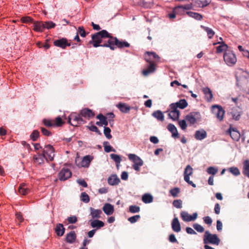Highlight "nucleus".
Listing matches in <instances>:
<instances>
[{
	"label": "nucleus",
	"instance_id": "nucleus-7",
	"mask_svg": "<svg viewBox=\"0 0 249 249\" xmlns=\"http://www.w3.org/2000/svg\"><path fill=\"white\" fill-rule=\"evenodd\" d=\"M55 150L52 145L48 144L45 146L42 153L45 155L47 160L53 161V160Z\"/></svg>",
	"mask_w": 249,
	"mask_h": 249
},
{
	"label": "nucleus",
	"instance_id": "nucleus-20",
	"mask_svg": "<svg viewBox=\"0 0 249 249\" xmlns=\"http://www.w3.org/2000/svg\"><path fill=\"white\" fill-rule=\"evenodd\" d=\"M227 133L230 135L233 140L235 141L239 140L240 134L236 128L230 127L227 131Z\"/></svg>",
	"mask_w": 249,
	"mask_h": 249
},
{
	"label": "nucleus",
	"instance_id": "nucleus-34",
	"mask_svg": "<svg viewBox=\"0 0 249 249\" xmlns=\"http://www.w3.org/2000/svg\"><path fill=\"white\" fill-rule=\"evenodd\" d=\"M90 215L93 219L99 218L101 214L102 213V212L101 210L95 209L93 208H90Z\"/></svg>",
	"mask_w": 249,
	"mask_h": 249
},
{
	"label": "nucleus",
	"instance_id": "nucleus-46",
	"mask_svg": "<svg viewBox=\"0 0 249 249\" xmlns=\"http://www.w3.org/2000/svg\"><path fill=\"white\" fill-rule=\"evenodd\" d=\"M178 107L184 109L188 106V103L185 99H181L178 102L175 103Z\"/></svg>",
	"mask_w": 249,
	"mask_h": 249
},
{
	"label": "nucleus",
	"instance_id": "nucleus-41",
	"mask_svg": "<svg viewBox=\"0 0 249 249\" xmlns=\"http://www.w3.org/2000/svg\"><path fill=\"white\" fill-rule=\"evenodd\" d=\"M187 14L189 17L194 18L196 20H200L202 18V16L198 13L189 11L187 12Z\"/></svg>",
	"mask_w": 249,
	"mask_h": 249
},
{
	"label": "nucleus",
	"instance_id": "nucleus-25",
	"mask_svg": "<svg viewBox=\"0 0 249 249\" xmlns=\"http://www.w3.org/2000/svg\"><path fill=\"white\" fill-rule=\"evenodd\" d=\"M107 182L110 185H116L120 182V179L116 175H113L108 178Z\"/></svg>",
	"mask_w": 249,
	"mask_h": 249
},
{
	"label": "nucleus",
	"instance_id": "nucleus-64",
	"mask_svg": "<svg viewBox=\"0 0 249 249\" xmlns=\"http://www.w3.org/2000/svg\"><path fill=\"white\" fill-rule=\"evenodd\" d=\"M40 129L43 135L45 136H50L52 135V133L49 130L43 127H41Z\"/></svg>",
	"mask_w": 249,
	"mask_h": 249
},
{
	"label": "nucleus",
	"instance_id": "nucleus-29",
	"mask_svg": "<svg viewBox=\"0 0 249 249\" xmlns=\"http://www.w3.org/2000/svg\"><path fill=\"white\" fill-rule=\"evenodd\" d=\"M144 17L146 21L149 22L150 23L152 22L157 18L155 16V14L151 11H148L147 13H145Z\"/></svg>",
	"mask_w": 249,
	"mask_h": 249
},
{
	"label": "nucleus",
	"instance_id": "nucleus-31",
	"mask_svg": "<svg viewBox=\"0 0 249 249\" xmlns=\"http://www.w3.org/2000/svg\"><path fill=\"white\" fill-rule=\"evenodd\" d=\"M65 229L62 224H57L55 229V231L58 236H62L64 234Z\"/></svg>",
	"mask_w": 249,
	"mask_h": 249
},
{
	"label": "nucleus",
	"instance_id": "nucleus-1",
	"mask_svg": "<svg viewBox=\"0 0 249 249\" xmlns=\"http://www.w3.org/2000/svg\"><path fill=\"white\" fill-rule=\"evenodd\" d=\"M93 47L99 46L109 47L111 50H114L116 45L119 48L124 47L128 48L130 44L126 41L119 40L116 37L111 36L108 32H97L92 35V40L89 41Z\"/></svg>",
	"mask_w": 249,
	"mask_h": 249
},
{
	"label": "nucleus",
	"instance_id": "nucleus-35",
	"mask_svg": "<svg viewBox=\"0 0 249 249\" xmlns=\"http://www.w3.org/2000/svg\"><path fill=\"white\" fill-rule=\"evenodd\" d=\"M46 157L42 153L38 154L37 155H35L33 157V160L34 161L38 164H42L44 161V159H46Z\"/></svg>",
	"mask_w": 249,
	"mask_h": 249
},
{
	"label": "nucleus",
	"instance_id": "nucleus-45",
	"mask_svg": "<svg viewBox=\"0 0 249 249\" xmlns=\"http://www.w3.org/2000/svg\"><path fill=\"white\" fill-rule=\"evenodd\" d=\"M53 125L54 127H59L62 126L64 122L62 120L60 116L57 117L54 120H53Z\"/></svg>",
	"mask_w": 249,
	"mask_h": 249
},
{
	"label": "nucleus",
	"instance_id": "nucleus-52",
	"mask_svg": "<svg viewBox=\"0 0 249 249\" xmlns=\"http://www.w3.org/2000/svg\"><path fill=\"white\" fill-rule=\"evenodd\" d=\"M140 211V207L136 205H131L129 207V212L131 213H139Z\"/></svg>",
	"mask_w": 249,
	"mask_h": 249
},
{
	"label": "nucleus",
	"instance_id": "nucleus-60",
	"mask_svg": "<svg viewBox=\"0 0 249 249\" xmlns=\"http://www.w3.org/2000/svg\"><path fill=\"white\" fill-rule=\"evenodd\" d=\"M230 172L234 176H238L240 175V172L237 167H231L229 168Z\"/></svg>",
	"mask_w": 249,
	"mask_h": 249
},
{
	"label": "nucleus",
	"instance_id": "nucleus-50",
	"mask_svg": "<svg viewBox=\"0 0 249 249\" xmlns=\"http://www.w3.org/2000/svg\"><path fill=\"white\" fill-rule=\"evenodd\" d=\"M42 122L44 125L46 127H54L53 125V122L52 120L44 119L42 121Z\"/></svg>",
	"mask_w": 249,
	"mask_h": 249
},
{
	"label": "nucleus",
	"instance_id": "nucleus-33",
	"mask_svg": "<svg viewBox=\"0 0 249 249\" xmlns=\"http://www.w3.org/2000/svg\"><path fill=\"white\" fill-rule=\"evenodd\" d=\"M203 93L205 95V98L207 101H210L213 97V95L212 94V92L210 88L206 87L205 88H203L202 89Z\"/></svg>",
	"mask_w": 249,
	"mask_h": 249
},
{
	"label": "nucleus",
	"instance_id": "nucleus-26",
	"mask_svg": "<svg viewBox=\"0 0 249 249\" xmlns=\"http://www.w3.org/2000/svg\"><path fill=\"white\" fill-rule=\"evenodd\" d=\"M167 129L172 133V136L173 138H175L179 137L178 130L175 125L172 124H169L167 125Z\"/></svg>",
	"mask_w": 249,
	"mask_h": 249
},
{
	"label": "nucleus",
	"instance_id": "nucleus-22",
	"mask_svg": "<svg viewBox=\"0 0 249 249\" xmlns=\"http://www.w3.org/2000/svg\"><path fill=\"white\" fill-rule=\"evenodd\" d=\"M207 136V132L204 129H201L196 131L195 138L197 140H202Z\"/></svg>",
	"mask_w": 249,
	"mask_h": 249
},
{
	"label": "nucleus",
	"instance_id": "nucleus-57",
	"mask_svg": "<svg viewBox=\"0 0 249 249\" xmlns=\"http://www.w3.org/2000/svg\"><path fill=\"white\" fill-rule=\"evenodd\" d=\"M207 172L209 174L214 175L217 172L218 169L214 167H209L207 169Z\"/></svg>",
	"mask_w": 249,
	"mask_h": 249
},
{
	"label": "nucleus",
	"instance_id": "nucleus-19",
	"mask_svg": "<svg viewBox=\"0 0 249 249\" xmlns=\"http://www.w3.org/2000/svg\"><path fill=\"white\" fill-rule=\"evenodd\" d=\"M219 40L221 41V42L219 41L217 43H213V45H215L217 44H219V45L216 47V53H221L224 51V52H226V51L229 50L228 49V45L225 44L224 42H223V39L222 37L219 38Z\"/></svg>",
	"mask_w": 249,
	"mask_h": 249
},
{
	"label": "nucleus",
	"instance_id": "nucleus-62",
	"mask_svg": "<svg viewBox=\"0 0 249 249\" xmlns=\"http://www.w3.org/2000/svg\"><path fill=\"white\" fill-rule=\"evenodd\" d=\"M140 218V215H135L134 216L130 217L128 218V220L131 223H134L136 222H137L139 219Z\"/></svg>",
	"mask_w": 249,
	"mask_h": 249
},
{
	"label": "nucleus",
	"instance_id": "nucleus-61",
	"mask_svg": "<svg viewBox=\"0 0 249 249\" xmlns=\"http://www.w3.org/2000/svg\"><path fill=\"white\" fill-rule=\"evenodd\" d=\"M178 124L181 129L185 130L186 129L187 125L185 120H182L178 121Z\"/></svg>",
	"mask_w": 249,
	"mask_h": 249
},
{
	"label": "nucleus",
	"instance_id": "nucleus-16",
	"mask_svg": "<svg viewBox=\"0 0 249 249\" xmlns=\"http://www.w3.org/2000/svg\"><path fill=\"white\" fill-rule=\"evenodd\" d=\"M190 8V6L189 5H185L184 6H178L175 7L173 10L171 12L168 14V17L171 20H173L176 17V13L179 11L180 10H184V9H189Z\"/></svg>",
	"mask_w": 249,
	"mask_h": 249
},
{
	"label": "nucleus",
	"instance_id": "nucleus-8",
	"mask_svg": "<svg viewBox=\"0 0 249 249\" xmlns=\"http://www.w3.org/2000/svg\"><path fill=\"white\" fill-rule=\"evenodd\" d=\"M193 169L190 165L186 166L184 172V179L189 185L192 187H196V185L192 181L190 180V176L192 175Z\"/></svg>",
	"mask_w": 249,
	"mask_h": 249
},
{
	"label": "nucleus",
	"instance_id": "nucleus-5",
	"mask_svg": "<svg viewBox=\"0 0 249 249\" xmlns=\"http://www.w3.org/2000/svg\"><path fill=\"white\" fill-rule=\"evenodd\" d=\"M203 241L204 244H212L218 245L220 243V239L216 234H213L207 231L204 235Z\"/></svg>",
	"mask_w": 249,
	"mask_h": 249
},
{
	"label": "nucleus",
	"instance_id": "nucleus-58",
	"mask_svg": "<svg viewBox=\"0 0 249 249\" xmlns=\"http://www.w3.org/2000/svg\"><path fill=\"white\" fill-rule=\"evenodd\" d=\"M193 228L199 232H203L204 231V228L200 225L197 223H195L193 225Z\"/></svg>",
	"mask_w": 249,
	"mask_h": 249
},
{
	"label": "nucleus",
	"instance_id": "nucleus-30",
	"mask_svg": "<svg viewBox=\"0 0 249 249\" xmlns=\"http://www.w3.org/2000/svg\"><path fill=\"white\" fill-rule=\"evenodd\" d=\"M116 107L123 113H128L131 109V107L125 103H119Z\"/></svg>",
	"mask_w": 249,
	"mask_h": 249
},
{
	"label": "nucleus",
	"instance_id": "nucleus-40",
	"mask_svg": "<svg viewBox=\"0 0 249 249\" xmlns=\"http://www.w3.org/2000/svg\"><path fill=\"white\" fill-rule=\"evenodd\" d=\"M243 173L249 178V160H246L243 163Z\"/></svg>",
	"mask_w": 249,
	"mask_h": 249
},
{
	"label": "nucleus",
	"instance_id": "nucleus-9",
	"mask_svg": "<svg viewBox=\"0 0 249 249\" xmlns=\"http://www.w3.org/2000/svg\"><path fill=\"white\" fill-rule=\"evenodd\" d=\"M144 58L145 61L148 63H154L155 64L156 62L160 61V57L154 52H147L145 53Z\"/></svg>",
	"mask_w": 249,
	"mask_h": 249
},
{
	"label": "nucleus",
	"instance_id": "nucleus-37",
	"mask_svg": "<svg viewBox=\"0 0 249 249\" xmlns=\"http://www.w3.org/2000/svg\"><path fill=\"white\" fill-rule=\"evenodd\" d=\"M104 223L99 220H94L91 221L90 225L92 228H96L97 229H100L104 227Z\"/></svg>",
	"mask_w": 249,
	"mask_h": 249
},
{
	"label": "nucleus",
	"instance_id": "nucleus-12",
	"mask_svg": "<svg viewBox=\"0 0 249 249\" xmlns=\"http://www.w3.org/2000/svg\"><path fill=\"white\" fill-rule=\"evenodd\" d=\"M229 113L231 116L233 120L238 121L241 118L242 111L241 108L239 107H235L230 109Z\"/></svg>",
	"mask_w": 249,
	"mask_h": 249
},
{
	"label": "nucleus",
	"instance_id": "nucleus-24",
	"mask_svg": "<svg viewBox=\"0 0 249 249\" xmlns=\"http://www.w3.org/2000/svg\"><path fill=\"white\" fill-rule=\"evenodd\" d=\"M18 192L22 195H26L30 192V189L25 183H21L18 188Z\"/></svg>",
	"mask_w": 249,
	"mask_h": 249
},
{
	"label": "nucleus",
	"instance_id": "nucleus-13",
	"mask_svg": "<svg viewBox=\"0 0 249 249\" xmlns=\"http://www.w3.org/2000/svg\"><path fill=\"white\" fill-rule=\"evenodd\" d=\"M53 44L55 46L61 48L63 49H65L67 46H71V43L66 38H61L55 39L53 41Z\"/></svg>",
	"mask_w": 249,
	"mask_h": 249
},
{
	"label": "nucleus",
	"instance_id": "nucleus-4",
	"mask_svg": "<svg viewBox=\"0 0 249 249\" xmlns=\"http://www.w3.org/2000/svg\"><path fill=\"white\" fill-rule=\"evenodd\" d=\"M55 25V24L51 21H37L33 24L35 31H39L44 29L50 30L53 28Z\"/></svg>",
	"mask_w": 249,
	"mask_h": 249
},
{
	"label": "nucleus",
	"instance_id": "nucleus-18",
	"mask_svg": "<svg viewBox=\"0 0 249 249\" xmlns=\"http://www.w3.org/2000/svg\"><path fill=\"white\" fill-rule=\"evenodd\" d=\"M79 114L82 118L84 117L89 119L94 116L95 113L93 111L88 108H85L80 110Z\"/></svg>",
	"mask_w": 249,
	"mask_h": 249
},
{
	"label": "nucleus",
	"instance_id": "nucleus-44",
	"mask_svg": "<svg viewBox=\"0 0 249 249\" xmlns=\"http://www.w3.org/2000/svg\"><path fill=\"white\" fill-rule=\"evenodd\" d=\"M142 201L145 203H149L153 201V197L150 194H145L142 198Z\"/></svg>",
	"mask_w": 249,
	"mask_h": 249
},
{
	"label": "nucleus",
	"instance_id": "nucleus-2",
	"mask_svg": "<svg viewBox=\"0 0 249 249\" xmlns=\"http://www.w3.org/2000/svg\"><path fill=\"white\" fill-rule=\"evenodd\" d=\"M68 122L73 126H78L80 124H85L86 121L84 120L79 113H71L68 117Z\"/></svg>",
	"mask_w": 249,
	"mask_h": 249
},
{
	"label": "nucleus",
	"instance_id": "nucleus-10",
	"mask_svg": "<svg viewBox=\"0 0 249 249\" xmlns=\"http://www.w3.org/2000/svg\"><path fill=\"white\" fill-rule=\"evenodd\" d=\"M201 118V115L199 112H192L186 116V120L191 125L195 124L197 121Z\"/></svg>",
	"mask_w": 249,
	"mask_h": 249
},
{
	"label": "nucleus",
	"instance_id": "nucleus-28",
	"mask_svg": "<svg viewBox=\"0 0 249 249\" xmlns=\"http://www.w3.org/2000/svg\"><path fill=\"white\" fill-rule=\"evenodd\" d=\"M103 210L106 214L111 215L113 213L114 208L110 204L106 203L104 205Z\"/></svg>",
	"mask_w": 249,
	"mask_h": 249
},
{
	"label": "nucleus",
	"instance_id": "nucleus-54",
	"mask_svg": "<svg viewBox=\"0 0 249 249\" xmlns=\"http://www.w3.org/2000/svg\"><path fill=\"white\" fill-rule=\"evenodd\" d=\"M169 193L174 197H176L180 193V189L178 187H175L169 191Z\"/></svg>",
	"mask_w": 249,
	"mask_h": 249
},
{
	"label": "nucleus",
	"instance_id": "nucleus-49",
	"mask_svg": "<svg viewBox=\"0 0 249 249\" xmlns=\"http://www.w3.org/2000/svg\"><path fill=\"white\" fill-rule=\"evenodd\" d=\"M81 200L85 203L89 202L90 199L89 195L86 192H83L80 196Z\"/></svg>",
	"mask_w": 249,
	"mask_h": 249
},
{
	"label": "nucleus",
	"instance_id": "nucleus-11",
	"mask_svg": "<svg viewBox=\"0 0 249 249\" xmlns=\"http://www.w3.org/2000/svg\"><path fill=\"white\" fill-rule=\"evenodd\" d=\"M212 111L220 121L223 120L225 111L221 106L218 105L213 106L212 107Z\"/></svg>",
	"mask_w": 249,
	"mask_h": 249
},
{
	"label": "nucleus",
	"instance_id": "nucleus-51",
	"mask_svg": "<svg viewBox=\"0 0 249 249\" xmlns=\"http://www.w3.org/2000/svg\"><path fill=\"white\" fill-rule=\"evenodd\" d=\"M107 144H109L108 142H104V147L105 152L107 153L110 152V151L116 152L115 149H113L110 145H107Z\"/></svg>",
	"mask_w": 249,
	"mask_h": 249
},
{
	"label": "nucleus",
	"instance_id": "nucleus-21",
	"mask_svg": "<svg viewBox=\"0 0 249 249\" xmlns=\"http://www.w3.org/2000/svg\"><path fill=\"white\" fill-rule=\"evenodd\" d=\"M155 70V64H154V63H149L147 68L142 71V74L144 76H147L148 75L154 72Z\"/></svg>",
	"mask_w": 249,
	"mask_h": 249
},
{
	"label": "nucleus",
	"instance_id": "nucleus-63",
	"mask_svg": "<svg viewBox=\"0 0 249 249\" xmlns=\"http://www.w3.org/2000/svg\"><path fill=\"white\" fill-rule=\"evenodd\" d=\"M69 223L74 224L77 221V218L75 215H72L67 218Z\"/></svg>",
	"mask_w": 249,
	"mask_h": 249
},
{
	"label": "nucleus",
	"instance_id": "nucleus-38",
	"mask_svg": "<svg viewBox=\"0 0 249 249\" xmlns=\"http://www.w3.org/2000/svg\"><path fill=\"white\" fill-rule=\"evenodd\" d=\"M195 3L199 7H205L208 6L211 2L210 0H195Z\"/></svg>",
	"mask_w": 249,
	"mask_h": 249
},
{
	"label": "nucleus",
	"instance_id": "nucleus-48",
	"mask_svg": "<svg viewBox=\"0 0 249 249\" xmlns=\"http://www.w3.org/2000/svg\"><path fill=\"white\" fill-rule=\"evenodd\" d=\"M110 156V158L116 162V164H120L122 160L120 156L115 154H111Z\"/></svg>",
	"mask_w": 249,
	"mask_h": 249
},
{
	"label": "nucleus",
	"instance_id": "nucleus-56",
	"mask_svg": "<svg viewBox=\"0 0 249 249\" xmlns=\"http://www.w3.org/2000/svg\"><path fill=\"white\" fill-rule=\"evenodd\" d=\"M173 205L177 208H181L182 201L181 199H176L173 201Z\"/></svg>",
	"mask_w": 249,
	"mask_h": 249
},
{
	"label": "nucleus",
	"instance_id": "nucleus-55",
	"mask_svg": "<svg viewBox=\"0 0 249 249\" xmlns=\"http://www.w3.org/2000/svg\"><path fill=\"white\" fill-rule=\"evenodd\" d=\"M111 129L108 127L104 126V133L105 136L108 139H110L112 138V136L110 134Z\"/></svg>",
	"mask_w": 249,
	"mask_h": 249
},
{
	"label": "nucleus",
	"instance_id": "nucleus-6",
	"mask_svg": "<svg viewBox=\"0 0 249 249\" xmlns=\"http://www.w3.org/2000/svg\"><path fill=\"white\" fill-rule=\"evenodd\" d=\"M128 157L129 160L132 161L134 163L132 166L133 169L137 171H140V167L142 166L143 164L142 160L139 157L134 154H130Z\"/></svg>",
	"mask_w": 249,
	"mask_h": 249
},
{
	"label": "nucleus",
	"instance_id": "nucleus-15",
	"mask_svg": "<svg viewBox=\"0 0 249 249\" xmlns=\"http://www.w3.org/2000/svg\"><path fill=\"white\" fill-rule=\"evenodd\" d=\"M71 176V170L66 168H63L59 173V179L60 180L65 181Z\"/></svg>",
	"mask_w": 249,
	"mask_h": 249
},
{
	"label": "nucleus",
	"instance_id": "nucleus-27",
	"mask_svg": "<svg viewBox=\"0 0 249 249\" xmlns=\"http://www.w3.org/2000/svg\"><path fill=\"white\" fill-rule=\"evenodd\" d=\"M172 228L173 230L178 232L181 230L180 225L177 217H175L172 222Z\"/></svg>",
	"mask_w": 249,
	"mask_h": 249
},
{
	"label": "nucleus",
	"instance_id": "nucleus-23",
	"mask_svg": "<svg viewBox=\"0 0 249 249\" xmlns=\"http://www.w3.org/2000/svg\"><path fill=\"white\" fill-rule=\"evenodd\" d=\"M135 3L145 8L151 7L153 3V0H136Z\"/></svg>",
	"mask_w": 249,
	"mask_h": 249
},
{
	"label": "nucleus",
	"instance_id": "nucleus-47",
	"mask_svg": "<svg viewBox=\"0 0 249 249\" xmlns=\"http://www.w3.org/2000/svg\"><path fill=\"white\" fill-rule=\"evenodd\" d=\"M180 112H170L168 116L173 121L178 120L179 117Z\"/></svg>",
	"mask_w": 249,
	"mask_h": 249
},
{
	"label": "nucleus",
	"instance_id": "nucleus-59",
	"mask_svg": "<svg viewBox=\"0 0 249 249\" xmlns=\"http://www.w3.org/2000/svg\"><path fill=\"white\" fill-rule=\"evenodd\" d=\"M87 127L89 129V130H90L92 132H95L97 133L98 135H102V133L98 129V128H97V127L96 126L92 125L91 126H87Z\"/></svg>",
	"mask_w": 249,
	"mask_h": 249
},
{
	"label": "nucleus",
	"instance_id": "nucleus-14",
	"mask_svg": "<svg viewBox=\"0 0 249 249\" xmlns=\"http://www.w3.org/2000/svg\"><path fill=\"white\" fill-rule=\"evenodd\" d=\"M235 77L237 82V85H239L240 81L242 80L243 78L247 79L249 77V73L247 71H244L242 69H238L236 71Z\"/></svg>",
	"mask_w": 249,
	"mask_h": 249
},
{
	"label": "nucleus",
	"instance_id": "nucleus-17",
	"mask_svg": "<svg viewBox=\"0 0 249 249\" xmlns=\"http://www.w3.org/2000/svg\"><path fill=\"white\" fill-rule=\"evenodd\" d=\"M180 216L183 221L189 222L194 221L196 219L197 217V213H194L192 215H191L186 212H182L180 213Z\"/></svg>",
	"mask_w": 249,
	"mask_h": 249
},
{
	"label": "nucleus",
	"instance_id": "nucleus-39",
	"mask_svg": "<svg viewBox=\"0 0 249 249\" xmlns=\"http://www.w3.org/2000/svg\"><path fill=\"white\" fill-rule=\"evenodd\" d=\"M21 21L23 23H27L29 25H31V27H33V24L34 23H36L37 22L34 21L31 17L28 16L22 17L21 18Z\"/></svg>",
	"mask_w": 249,
	"mask_h": 249
},
{
	"label": "nucleus",
	"instance_id": "nucleus-36",
	"mask_svg": "<svg viewBox=\"0 0 249 249\" xmlns=\"http://www.w3.org/2000/svg\"><path fill=\"white\" fill-rule=\"evenodd\" d=\"M76 235L74 231H71L66 235V241L69 243H73L76 239Z\"/></svg>",
	"mask_w": 249,
	"mask_h": 249
},
{
	"label": "nucleus",
	"instance_id": "nucleus-32",
	"mask_svg": "<svg viewBox=\"0 0 249 249\" xmlns=\"http://www.w3.org/2000/svg\"><path fill=\"white\" fill-rule=\"evenodd\" d=\"M92 160V157L89 155L85 156L81 161V166L84 167H88Z\"/></svg>",
	"mask_w": 249,
	"mask_h": 249
},
{
	"label": "nucleus",
	"instance_id": "nucleus-42",
	"mask_svg": "<svg viewBox=\"0 0 249 249\" xmlns=\"http://www.w3.org/2000/svg\"><path fill=\"white\" fill-rule=\"evenodd\" d=\"M96 118L101 121L102 124L104 126L108 125V121L107 120V117L105 116L102 114L100 113L96 116Z\"/></svg>",
	"mask_w": 249,
	"mask_h": 249
},
{
	"label": "nucleus",
	"instance_id": "nucleus-53",
	"mask_svg": "<svg viewBox=\"0 0 249 249\" xmlns=\"http://www.w3.org/2000/svg\"><path fill=\"white\" fill-rule=\"evenodd\" d=\"M39 136V132L37 130H34L30 135L31 139L33 141H36Z\"/></svg>",
	"mask_w": 249,
	"mask_h": 249
},
{
	"label": "nucleus",
	"instance_id": "nucleus-43",
	"mask_svg": "<svg viewBox=\"0 0 249 249\" xmlns=\"http://www.w3.org/2000/svg\"><path fill=\"white\" fill-rule=\"evenodd\" d=\"M152 116L159 121H163L164 120V115L160 110H157L153 112Z\"/></svg>",
	"mask_w": 249,
	"mask_h": 249
},
{
	"label": "nucleus",
	"instance_id": "nucleus-3",
	"mask_svg": "<svg viewBox=\"0 0 249 249\" xmlns=\"http://www.w3.org/2000/svg\"><path fill=\"white\" fill-rule=\"evenodd\" d=\"M223 58L225 63L229 66H234L237 62V57L232 51H226L223 54Z\"/></svg>",
	"mask_w": 249,
	"mask_h": 249
}]
</instances>
